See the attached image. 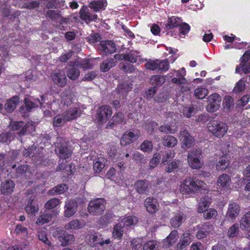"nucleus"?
<instances>
[{
	"mask_svg": "<svg viewBox=\"0 0 250 250\" xmlns=\"http://www.w3.org/2000/svg\"><path fill=\"white\" fill-rule=\"evenodd\" d=\"M206 184L201 180L194 178L188 177L179 186L180 193L183 195H190L198 192L200 189H205Z\"/></svg>",
	"mask_w": 250,
	"mask_h": 250,
	"instance_id": "f257e3e1",
	"label": "nucleus"
},
{
	"mask_svg": "<svg viewBox=\"0 0 250 250\" xmlns=\"http://www.w3.org/2000/svg\"><path fill=\"white\" fill-rule=\"evenodd\" d=\"M207 128L213 135L219 138L223 137L228 130L226 124L217 121L209 122L207 125Z\"/></svg>",
	"mask_w": 250,
	"mask_h": 250,
	"instance_id": "f03ea898",
	"label": "nucleus"
},
{
	"mask_svg": "<svg viewBox=\"0 0 250 250\" xmlns=\"http://www.w3.org/2000/svg\"><path fill=\"white\" fill-rule=\"evenodd\" d=\"M201 151L199 149H192L188 152V162L189 166L193 169L201 168L203 162L201 160Z\"/></svg>",
	"mask_w": 250,
	"mask_h": 250,
	"instance_id": "7ed1b4c3",
	"label": "nucleus"
},
{
	"mask_svg": "<svg viewBox=\"0 0 250 250\" xmlns=\"http://www.w3.org/2000/svg\"><path fill=\"white\" fill-rule=\"evenodd\" d=\"M105 201L102 198H98L91 201L88 207V211L90 214L98 215L104 212L105 207Z\"/></svg>",
	"mask_w": 250,
	"mask_h": 250,
	"instance_id": "20e7f679",
	"label": "nucleus"
},
{
	"mask_svg": "<svg viewBox=\"0 0 250 250\" xmlns=\"http://www.w3.org/2000/svg\"><path fill=\"white\" fill-rule=\"evenodd\" d=\"M112 114V109L110 106L106 105L102 106L97 111L96 119L99 123L103 124L108 120Z\"/></svg>",
	"mask_w": 250,
	"mask_h": 250,
	"instance_id": "39448f33",
	"label": "nucleus"
},
{
	"mask_svg": "<svg viewBox=\"0 0 250 250\" xmlns=\"http://www.w3.org/2000/svg\"><path fill=\"white\" fill-rule=\"evenodd\" d=\"M240 211V207L237 203L235 202L230 203L229 204L225 217L229 221L233 223L235 221L237 216L239 214Z\"/></svg>",
	"mask_w": 250,
	"mask_h": 250,
	"instance_id": "423d86ee",
	"label": "nucleus"
},
{
	"mask_svg": "<svg viewBox=\"0 0 250 250\" xmlns=\"http://www.w3.org/2000/svg\"><path fill=\"white\" fill-rule=\"evenodd\" d=\"M98 48L104 55L114 53L116 50L115 43L113 41L109 40L101 41L98 46Z\"/></svg>",
	"mask_w": 250,
	"mask_h": 250,
	"instance_id": "0eeeda50",
	"label": "nucleus"
},
{
	"mask_svg": "<svg viewBox=\"0 0 250 250\" xmlns=\"http://www.w3.org/2000/svg\"><path fill=\"white\" fill-rule=\"evenodd\" d=\"M221 98L219 94L213 93L208 97V104L207 110L210 112H213L217 110L220 107V104Z\"/></svg>",
	"mask_w": 250,
	"mask_h": 250,
	"instance_id": "6e6552de",
	"label": "nucleus"
},
{
	"mask_svg": "<svg viewBox=\"0 0 250 250\" xmlns=\"http://www.w3.org/2000/svg\"><path fill=\"white\" fill-rule=\"evenodd\" d=\"M174 73H176V77L172 78L171 80L172 83L177 84H182L187 83V80L185 78L186 70L183 67L180 70L178 71L172 70L170 73L167 74V76L171 77L174 75Z\"/></svg>",
	"mask_w": 250,
	"mask_h": 250,
	"instance_id": "1a4fd4ad",
	"label": "nucleus"
},
{
	"mask_svg": "<svg viewBox=\"0 0 250 250\" xmlns=\"http://www.w3.org/2000/svg\"><path fill=\"white\" fill-rule=\"evenodd\" d=\"M55 234L58 235L60 241L61 242V245L63 247L69 245L74 241V236L63 230L56 231Z\"/></svg>",
	"mask_w": 250,
	"mask_h": 250,
	"instance_id": "9d476101",
	"label": "nucleus"
},
{
	"mask_svg": "<svg viewBox=\"0 0 250 250\" xmlns=\"http://www.w3.org/2000/svg\"><path fill=\"white\" fill-rule=\"evenodd\" d=\"M55 151L58 156L62 159H66L70 157L72 154V150L68 147L66 143L58 145Z\"/></svg>",
	"mask_w": 250,
	"mask_h": 250,
	"instance_id": "9b49d317",
	"label": "nucleus"
},
{
	"mask_svg": "<svg viewBox=\"0 0 250 250\" xmlns=\"http://www.w3.org/2000/svg\"><path fill=\"white\" fill-rule=\"evenodd\" d=\"M140 136V132L137 130L134 132L129 131L126 132L121 138L120 140L121 145L123 146H125L134 141L138 139Z\"/></svg>",
	"mask_w": 250,
	"mask_h": 250,
	"instance_id": "f8f14e48",
	"label": "nucleus"
},
{
	"mask_svg": "<svg viewBox=\"0 0 250 250\" xmlns=\"http://www.w3.org/2000/svg\"><path fill=\"white\" fill-rule=\"evenodd\" d=\"M62 113L66 122H69L80 117L82 114V111L80 108L74 107H70L67 110L64 111Z\"/></svg>",
	"mask_w": 250,
	"mask_h": 250,
	"instance_id": "ddd939ff",
	"label": "nucleus"
},
{
	"mask_svg": "<svg viewBox=\"0 0 250 250\" xmlns=\"http://www.w3.org/2000/svg\"><path fill=\"white\" fill-rule=\"evenodd\" d=\"M179 138L182 143V147L184 149H187L190 147L192 144L194 142L193 138L190 136L189 133L186 130L180 132Z\"/></svg>",
	"mask_w": 250,
	"mask_h": 250,
	"instance_id": "4468645a",
	"label": "nucleus"
},
{
	"mask_svg": "<svg viewBox=\"0 0 250 250\" xmlns=\"http://www.w3.org/2000/svg\"><path fill=\"white\" fill-rule=\"evenodd\" d=\"M54 82L60 87H63L66 83L65 71L63 70L55 72L52 75Z\"/></svg>",
	"mask_w": 250,
	"mask_h": 250,
	"instance_id": "2eb2a0df",
	"label": "nucleus"
},
{
	"mask_svg": "<svg viewBox=\"0 0 250 250\" xmlns=\"http://www.w3.org/2000/svg\"><path fill=\"white\" fill-rule=\"evenodd\" d=\"M64 216L69 218L74 215L78 209V204L74 201H69L64 206Z\"/></svg>",
	"mask_w": 250,
	"mask_h": 250,
	"instance_id": "dca6fc26",
	"label": "nucleus"
},
{
	"mask_svg": "<svg viewBox=\"0 0 250 250\" xmlns=\"http://www.w3.org/2000/svg\"><path fill=\"white\" fill-rule=\"evenodd\" d=\"M81 18L86 22L88 23L91 21H95L97 19V15L91 14L89 10L85 6H83L79 12Z\"/></svg>",
	"mask_w": 250,
	"mask_h": 250,
	"instance_id": "f3484780",
	"label": "nucleus"
},
{
	"mask_svg": "<svg viewBox=\"0 0 250 250\" xmlns=\"http://www.w3.org/2000/svg\"><path fill=\"white\" fill-rule=\"evenodd\" d=\"M14 182L10 180H7L2 182L0 186V192L2 194L9 195L13 191L15 188Z\"/></svg>",
	"mask_w": 250,
	"mask_h": 250,
	"instance_id": "a211bd4d",
	"label": "nucleus"
},
{
	"mask_svg": "<svg viewBox=\"0 0 250 250\" xmlns=\"http://www.w3.org/2000/svg\"><path fill=\"white\" fill-rule=\"evenodd\" d=\"M182 166V162L175 159L167 163V165L165 167V170L166 172L168 173L175 172L180 170L181 169Z\"/></svg>",
	"mask_w": 250,
	"mask_h": 250,
	"instance_id": "6ab92c4d",
	"label": "nucleus"
},
{
	"mask_svg": "<svg viewBox=\"0 0 250 250\" xmlns=\"http://www.w3.org/2000/svg\"><path fill=\"white\" fill-rule=\"evenodd\" d=\"M186 215L182 212L177 213L174 217L170 219V224L173 228L180 227L186 219Z\"/></svg>",
	"mask_w": 250,
	"mask_h": 250,
	"instance_id": "aec40b11",
	"label": "nucleus"
},
{
	"mask_svg": "<svg viewBox=\"0 0 250 250\" xmlns=\"http://www.w3.org/2000/svg\"><path fill=\"white\" fill-rule=\"evenodd\" d=\"M10 125L12 130L18 131L19 135H24L28 126V124L25 125L22 122H11Z\"/></svg>",
	"mask_w": 250,
	"mask_h": 250,
	"instance_id": "412c9836",
	"label": "nucleus"
},
{
	"mask_svg": "<svg viewBox=\"0 0 250 250\" xmlns=\"http://www.w3.org/2000/svg\"><path fill=\"white\" fill-rule=\"evenodd\" d=\"M230 178L229 175L227 174L221 175L217 180L218 186L225 190L230 188Z\"/></svg>",
	"mask_w": 250,
	"mask_h": 250,
	"instance_id": "4be33fe9",
	"label": "nucleus"
},
{
	"mask_svg": "<svg viewBox=\"0 0 250 250\" xmlns=\"http://www.w3.org/2000/svg\"><path fill=\"white\" fill-rule=\"evenodd\" d=\"M145 206L149 212L153 213L158 209V203L156 199L148 197L145 200Z\"/></svg>",
	"mask_w": 250,
	"mask_h": 250,
	"instance_id": "5701e85b",
	"label": "nucleus"
},
{
	"mask_svg": "<svg viewBox=\"0 0 250 250\" xmlns=\"http://www.w3.org/2000/svg\"><path fill=\"white\" fill-rule=\"evenodd\" d=\"M106 163V159L103 157L95 158L93 161L94 170L97 173L100 172L105 167Z\"/></svg>",
	"mask_w": 250,
	"mask_h": 250,
	"instance_id": "b1692460",
	"label": "nucleus"
},
{
	"mask_svg": "<svg viewBox=\"0 0 250 250\" xmlns=\"http://www.w3.org/2000/svg\"><path fill=\"white\" fill-rule=\"evenodd\" d=\"M106 5V0H94L89 2L88 4L89 7L96 12L104 9Z\"/></svg>",
	"mask_w": 250,
	"mask_h": 250,
	"instance_id": "393cba45",
	"label": "nucleus"
},
{
	"mask_svg": "<svg viewBox=\"0 0 250 250\" xmlns=\"http://www.w3.org/2000/svg\"><path fill=\"white\" fill-rule=\"evenodd\" d=\"M26 212L31 216H35L39 211V205L34 202L33 200H30L25 208Z\"/></svg>",
	"mask_w": 250,
	"mask_h": 250,
	"instance_id": "a878e982",
	"label": "nucleus"
},
{
	"mask_svg": "<svg viewBox=\"0 0 250 250\" xmlns=\"http://www.w3.org/2000/svg\"><path fill=\"white\" fill-rule=\"evenodd\" d=\"M162 143L165 146L172 147L177 145V139L171 135H165L162 138Z\"/></svg>",
	"mask_w": 250,
	"mask_h": 250,
	"instance_id": "bb28decb",
	"label": "nucleus"
},
{
	"mask_svg": "<svg viewBox=\"0 0 250 250\" xmlns=\"http://www.w3.org/2000/svg\"><path fill=\"white\" fill-rule=\"evenodd\" d=\"M178 238V231L174 230L171 232L169 235L164 241V245L167 248L174 244Z\"/></svg>",
	"mask_w": 250,
	"mask_h": 250,
	"instance_id": "cd10ccee",
	"label": "nucleus"
},
{
	"mask_svg": "<svg viewBox=\"0 0 250 250\" xmlns=\"http://www.w3.org/2000/svg\"><path fill=\"white\" fill-rule=\"evenodd\" d=\"M20 102V98L18 96L13 97L7 101L5 104V109L8 112H12L16 108L17 105Z\"/></svg>",
	"mask_w": 250,
	"mask_h": 250,
	"instance_id": "c85d7f7f",
	"label": "nucleus"
},
{
	"mask_svg": "<svg viewBox=\"0 0 250 250\" xmlns=\"http://www.w3.org/2000/svg\"><path fill=\"white\" fill-rule=\"evenodd\" d=\"M229 162L227 155H223L216 164V169L218 171H224L229 167Z\"/></svg>",
	"mask_w": 250,
	"mask_h": 250,
	"instance_id": "c756f323",
	"label": "nucleus"
},
{
	"mask_svg": "<svg viewBox=\"0 0 250 250\" xmlns=\"http://www.w3.org/2000/svg\"><path fill=\"white\" fill-rule=\"evenodd\" d=\"M211 199L208 196H203L200 200L199 203V207L198 208V211L199 213H202L207 207H208L210 203Z\"/></svg>",
	"mask_w": 250,
	"mask_h": 250,
	"instance_id": "7c9ffc66",
	"label": "nucleus"
},
{
	"mask_svg": "<svg viewBox=\"0 0 250 250\" xmlns=\"http://www.w3.org/2000/svg\"><path fill=\"white\" fill-rule=\"evenodd\" d=\"M117 62L114 61L113 58H109L104 61L100 65V70L102 72H107L111 68L115 66Z\"/></svg>",
	"mask_w": 250,
	"mask_h": 250,
	"instance_id": "2f4dec72",
	"label": "nucleus"
},
{
	"mask_svg": "<svg viewBox=\"0 0 250 250\" xmlns=\"http://www.w3.org/2000/svg\"><path fill=\"white\" fill-rule=\"evenodd\" d=\"M213 228V226L210 224L206 223L204 224L202 229L199 230L197 233V237L198 239H202L204 238L207 234L212 230Z\"/></svg>",
	"mask_w": 250,
	"mask_h": 250,
	"instance_id": "473e14b6",
	"label": "nucleus"
},
{
	"mask_svg": "<svg viewBox=\"0 0 250 250\" xmlns=\"http://www.w3.org/2000/svg\"><path fill=\"white\" fill-rule=\"evenodd\" d=\"M52 219V214L49 212L44 211L42 213L37 219L36 224L38 225H42L49 222Z\"/></svg>",
	"mask_w": 250,
	"mask_h": 250,
	"instance_id": "72a5a7b5",
	"label": "nucleus"
},
{
	"mask_svg": "<svg viewBox=\"0 0 250 250\" xmlns=\"http://www.w3.org/2000/svg\"><path fill=\"white\" fill-rule=\"evenodd\" d=\"M137 222L138 219L134 216H128L125 217L120 222V223H122V225L124 227L135 225Z\"/></svg>",
	"mask_w": 250,
	"mask_h": 250,
	"instance_id": "f704fd0d",
	"label": "nucleus"
},
{
	"mask_svg": "<svg viewBox=\"0 0 250 250\" xmlns=\"http://www.w3.org/2000/svg\"><path fill=\"white\" fill-rule=\"evenodd\" d=\"M191 241V236L190 234L184 233L182 236L180 242L177 245V248L181 250L184 249L185 246L189 245Z\"/></svg>",
	"mask_w": 250,
	"mask_h": 250,
	"instance_id": "c9c22d12",
	"label": "nucleus"
},
{
	"mask_svg": "<svg viewBox=\"0 0 250 250\" xmlns=\"http://www.w3.org/2000/svg\"><path fill=\"white\" fill-rule=\"evenodd\" d=\"M148 185V182L146 180H139L135 183V186L137 192L142 194L146 191Z\"/></svg>",
	"mask_w": 250,
	"mask_h": 250,
	"instance_id": "e433bc0d",
	"label": "nucleus"
},
{
	"mask_svg": "<svg viewBox=\"0 0 250 250\" xmlns=\"http://www.w3.org/2000/svg\"><path fill=\"white\" fill-rule=\"evenodd\" d=\"M166 76L154 75L151 77L150 79L151 83L155 87L156 86L162 85L166 81Z\"/></svg>",
	"mask_w": 250,
	"mask_h": 250,
	"instance_id": "4c0bfd02",
	"label": "nucleus"
},
{
	"mask_svg": "<svg viewBox=\"0 0 250 250\" xmlns=\"http://www.w3.org/2000/svg\"><path fill=\"white\" fill-rule=\"evenodd\" d=\"M67 186L65 184L59 185L48 191L50 195H57L63 193L67 189Z\"/></svg>",
	"mask_w": 250,
	"mask_h": 250,
	"instance_id": "58836bf2",
	"label": "nucleus"
},
{
	"mask_svg": "<svg viewBox=\"0 0 250 250\" xmlns=\"http://www.w3.org/2000/svg\"><path fill=\"white\" fill-rule=\"evenodd\" d=\"M123 227L124 226L122 225V223L120 222L115 225L113 231V236L115 238L121 239L123 235Z\"/></svg>",
	"mask_w": 250,
	"mask_h": 250,
	"instance_id": "ea45409f",
	"label": "nucleus"
},
{
	"mask_svg": "<svg viewBox=\"0 0 250 250\" xmlns=\"http://www.w3.org/2000/svg\"><path fill=\"white\" fill-rule=\"evenodd\" d=\"M208 94V90L204 87L199 86L194 91V95L196 98L199 99L205 98Z\"/></svg>",
	"mask_w": 250,
	"mask_h": 250,
	"instance_id": "a19ab883",
	"label": "nucleus"
},
{
	"mask_svg": "<svg viewBox=\"0 0 250 250\" xmlns=\"http://www.w3.org/2000/svg\"><path fill=\"white\" fill-rule=\"evenodd\" d=\"M157 66V71L160 72H165L167 71L169 68V62L167 60H158Z\"/></svg>",
	"mask_w": 250,
	"mask_h": 250,
	"instance_id": "79ce46f5",
	"label": "nucleus"
},
{
	"mask_svg": "<svg viewBox=\"0 0 250 250\" xmlns=\"http://www.w3.org/2000/svg\"><path fill=\"white\" fill-rule=\"evenodd\" d=\"M223 105L224 110L226 111L231 110L234 106L233 101L232 98L229 96H226L224 100Z\"/></svg>",
	"mask_w": 250,
	"mask_h": 250,
	"instance_id": "37998d69",
	"label": "nucleus"
},
{
	"mask_svg": "<svg viewBox=\"0 0 250 250\" xmlns=\"http://www.w3.org/2000/svg\"><path fill=\"white\" fill-rule=\"evenodd\" d=\"M29 168L27 165H23L19 166L16 168L17 175H22L25 174V177L30 176V172L29 171Z\"/></svg>",
	"mask_w": 250,
	"mask_h": 250,
	"instance_id": "c03bdc74",
	"label": "nucleus"
},
{
	"mask_svg": "<svg viewBox=\"0 0 250 250\" xmlns=\"http://www.w3.org/2000/svg\"><path fill=\"white\" fill-rule=\"evenodd\" d=\"M61 203L60 200L56 198H54L48 200L44 205L46 209H52L57 207Z\"/></svg>",
	"mask_w": 250,
	"mask_h": 250,
	"instance_id": "a18cd8bd",
	"label": "nucleus"
},
{
	"mask_svg": "<svg viewBox=\"0 0 250 250\" xmlns=\"http://www.w3.org/2000/svg\"><path fill=\"white\" fill-rule=\"evenodd\" d=\"M250 225V211L247 212L241 218L240 221V228L244 229Z\"/></svg>",
	"mask_w": 250,
	"mask_h": 250,
	"instance_id": "49530a36",
	"label": "nucleus"
},
{
	"mask_svg": "<svg viewBox=\"0 0 250 250\" xmlns=\"http://www.w3.org/2000/svg\"><path fill=\"white\" fill-rule=\"evenodd\" d=\"M67 77L71 79V80H77L80 74V71L79 69L72 68L68 69L66 71Z\"/></svg>",
	"mask_w": 250,
	"mask_h": 250,
	"instance_id": "de8ad7c7",
	"label": "nucleus"
},
{
	"mask_svg": "<svg viewBox=\"0 0 250 250\" xmlns=\"http://www.w3.org/2000/svg\"><path fill=\"white\" fill-rule=\"evenodd\" d=\"M239 225L234 224L232 225L227 232V236L229 237H234L237 236L239 234Z\"/></svg>",
	"mask_w": 250,
	"mask_h": 250,
	"instance_id": "09e8293b",
	"label": "nucleus"
},
{
	"mask_svg": "<svg viewBox=\"0 0 250 250\" xmlns=\"http://www.w3.org/2000/svg\"><path fill=\"white\" fill-rule=\"evenodd\" d=\"M81 228L82 224L78 220H72L65 226V229L67 230L77 229Z\"/></svg>",
	"mask_w": 250,
	"mask_h": 250,
	"instance_id": "8fccbe9b",
	"label": "nucleus"
},
{
	"mask_svg": "<svg viewBox=\"0 0 250 250\" xmlns=\"http://www.w3.org/2000/svg\"><path fill=\"white\" fill-rule=\"evenodd\" d=\"M66 122L62 113L57 115L53 119V125L54 126H61Z\"/></svg>",
	"mask_w": 250,
	"mask_h": 250,
	"instance_id": "3c124183",
	"label": "nucleus"
},
{
	"mask_svg": "<svg viewBox=\"0 0 250 250\" xmlns=\"http://www.w3.org/2000/svg\"><path fill=\"white\" fill-rule=\"evenodd\" d=\"M138 53L136 51H131L127 54H125V61L131 63L136 62L138 57Z\"/></svg>",
	"mask_w": 250,
	"mask_h": 250,
	"instance_id": "603ef678",
	"label": "nucleus"
},
{
	"mask_svg": "<svg viewBox=\"0 0 250 250\" xmlns=\"http://www.w3.org/2000/svg\"><path fill=\"white\" fill-rule=\"evenodd\" d=\"M132 89V84L124 83L118 86V91L123 95H125L128 91Z\"/></svg>",
	"mask_w": 250,
	"mask_h": 250,
	"instance_id": "864d4df0",
	"label": "nucleus"
},
{
	"mask_svg": "<svg viewBox=\"0 0 250 250\" xmlns=\"http://www.w3.org/2000/svg\"><path fill=\"white\" fill-rule=\"evenodd\" d=\"M182 23V21L180 18L175 17H172L169 18L167 26L169 27L170 28H172L175 27L179 26Z\"/></svg>",
	"mask_w": 250,
	"mask_h": 250,
	"instance_id": "5fc2aeb1",
	"label": "nucleus"
},
{
	"mask_svg": "<svg viewBox=\"0 0 250 250\" xmlns=\"http://www.w3.org/2000/svg\"><path fill=\"white\" fill-rule=\"evenodd\" d=\"M161 159V155L160 153H156L154 154L153 158L151 159L149 162V167L150 169H152L156 167L157 164L160 162Z\"/></svg>",
	"mask_w": 250,
	"mask_h": 250,
	"instance_id": "6e6d98bb",
	"label": "nucleus"
},
{
	"mask_svg": "<svg viewBox=\"0 0 250 250\" xmlns=\"http://www.w3.org/2000/svg\"><path fill=\"white\" fill-rule=\"evenodd\" d=\"M61 99L64 104L69 105L72 102V95L69 91H64L62 93Z\"/></svg>",
	"mask_w": 250,
	"mask_h": 250,
	"instance_id": "4d7b16f0",
	"label": "nucleus"
},
{
	"mask_svg": "<svg viewBox=\"0 0 250 250\" xmlns=\"http://www.w3.org/2000/svg\"><path fill=\"white\" fill-rule=\"evenodd\" d=\"M34 99L26 98L24 99L26 110L28 111L38 106L37 104L33 101Z\"/></svg>",
	"mask_w": 250,
	"mask_h": 250,
	"instance_id": "13d9d810",
	"label": "nucleus"
},
{
	"mask_svg": "<svg viewBox=\"0 0 250 250\" xmlns=\"http://www.w3.org/2000/svg\"><path fill=\"white\" fill-rule=\"evenodd\" d=\"M158 59L155 60H149L146 63L145 66L147 69L157 71L158 64Z\"/></svg>",
	"mask_w": 250,
	"mask_h": 250,
	"instance_id": "bf43d9fd",
	"label": "nucleus"
},
{
	"mask_svg": "<svg viewBox=\"0 0 250 250\" xmlns=\"http://www.w3.org/2000/svg\"><path fill=\"white\" fill-rule=\"evenodd\" d=\"M204 212V217L206 219H210L213 217H215L218 215L217 210L213 208L205 210Z\"/></svg>",
	"mask_w": 250,
	"mask_h": 250,
	"instance_id": "052dcab7",
	"label": "nucleus"
},
{
	"mask_svg": "<svg viewBox=\"0 0 250 250\" xmlns=\"http://www.w3.org/2000/svg\"><path fill=\"white\" fill-rule=\"evenodd\" d=\"M74 65L81 67L83 69H90L92 67L90 61L87 59L83 60L80 62L77 61Z\"/></svg>",
	"mask_w": 250,
	"mask_h": 250,
	"instance_id": "680f3d73",
	"label": "nucleus"
},
{
	"mask_svg": "<svg viewBox=\"0 0 250 250\" xmlns=\"http://www.w3.org/2000/svg\"><path fill=\"white\" fill-rule=\"evenodd\" d=\"M38 236L40 240L45 244L50 245V242L46 237V232L42 229H39L38 231Z\"/></svg>",
	"mask_w": 250,
	"mask_h": 250,
	"instance_id": "e2e57ef3",
	"label": "nucleus"
},
{
	"mask_svg": "<svg viewBox=\"0 0 250 250\" xmlns=\"http://www.w3.org/2000/svg\"><path fill=\"white\" fill-rule=\"evenodd\" d=\"M157 242L154 240H150L145 243L143 246L144 250H156Z\"/></svg>",
	"mask_w": 250,
	"mask_h": 250,
	"instance_id": "0e129e2a",
	"label": "nucleus"
},
{
	"mask_svg": "<svg viewBox=\"0 0 250 250\" xmlns=\"http://www.w3.org/2000/svg\"><path fill=\"white\" fill-rule=\"evenodd\" d=\"M15 232L18 234H21L23 236H26L28 234L27 229L22 226L21 224L17 225L15 229Z\"/></svg>",
	"mask_w": 250,
	"mask_h": 250,
	"instance_id": "69168bd1",
	"label": "nucleus"
},
{
	"mask_svg": "<svg viewBox=\"0 0 250 250\" xmlns=\"http://www.w3.org/2000/svg\"><path fill=\"white\" fill-rule=\"evenodd\" d=\"M245 81L242 79L239 80L234 87L233 91L235 92H240L243 91L245 88Z\"/></svg>",
	"mask_w": 250,
	"mask_h": 250,
	"instance_id": "338daca9",
	"label": "nucleus"
},
{
	"mask_svg": "<svg viewBox=\"0 0 250 250\" xmlns=\"http://www.w3.org/2000/svg\"><path fill=\"white\" fill-rule=\"evenodd\" d=\"M182 110L183 111V114L188 118H190L195 113L194 108L192 106L183 107Z\"/></svg>",
	"mask_w": 250,
	"mask_h": 250,
	"instance_id": "774afa93",
	"label": "nucleus"
}]
</instances>
